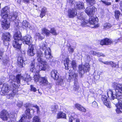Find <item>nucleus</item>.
Wrapping results in <instances>:
<instances>
[{
	"label": "nucleus",
	"instance_id": "4be33fe9",
	"mask_svg": "<svg viewBox=\"0 0 122 122\" xmlns=\"http://www.w3.org/2000/svg\"><path fill=\"white\" fill-rule=\"evenodd\" d=\"M22 27L24 28H27L30 30H31L32 27L31 25L28 21L26 20H24L22 22Z\"/></svg>",
	"mask_w": 122,
	"mask_h": 122
},
{
	"label": "nucleus",
	"instance_id": "37998d69",
	"mask_svg": "<svg viewBox=\"0 0 122 122\" xmlns=\"http://www.w3.org/2000/svg\"><path fill=\"white\" fill-rule=\"evenodd\" d=\"M36 35L38 37V39L40 40H42L44 38V36H42L40 33H37L36 34Z\"/></svg>",
	"mask_w": 122,
	"mask_h": 122
},
{
	"label": "nucleus",
	"instance_id": "4c0bfd02",
	"mask_svg": "<svg viewBox=\"0 0 122 122\" xmlns=\"http://www.w3.org/2000/svg\"><path fill=\"white\" fill-rule=\"evenodd\" d=\"M58 107L57 105H53L51 107V110L53 112H55L58 108Z\"/></svg>",
	"mask_w": 122,
	"mask_h": 122
},
{
	"label": "nucleus",
	"instance_id": "e2e57ef3",
	"mask_svg": "<svg viewBox=\"0 0 122 122\" xmlns=\"http://www.w3.org/2000/svg\"><path fill=\"white\" fill-rule=\"evenodd\" d=\"M9 61L8 60H4L3 61V62L4 63H5L6 64H7V63H8V62Z\"/></svg>",
	"mask_w": 122,
	"mask_h": 122
},
{
	"label": "nucleus",
	"instance_id": "2f4dec72",
	"mask_svg": "<svg viewBox=\"0 0 122 122\" xmlns=\"http://www.w3.org/2000/svg\"><path fill=\"white\" fill-rule=\"evenodd\" d=\"M79 86L77 79H75L74 82L73 89L75 91L79 89Z\"/></svg>",
	"mask_w": 122,
	"mask_h": 122
},
{
	"label": "nucleus",
	"instance_id": "8fccbe9b",
	"mask_svg": "<svg viewBox=\"0 0 122 122\" xmlns=\"http://www.w3.org/2000/svg\"><path fill=\"white\" fill-rule=\"evenodd\" d=\"M26 119L24 117H22L19 121V122H26Z\"/></svg>",
	"mask_w": 122,
	"mask_h": 122
},
{
	"label": "nucleus",
	"instance_id": "20e7f679",
	"mask_svg": "<svg viewBox=\"0 0 122 122\" xmlns=\"http://www.w3.org/2000/svg\"><path fill=\"white\" fill-rule=\"evenodd\" d=\"M115 89L112 90L111 89L107 90V94L108 97L115 104L119 102L120 99L117 97V96H120L122 94V84L114 83V84Z\"/></svg>",
	"mask_w": 122,
	"mask_h": 122
},
{
	"label": "nucleus",
	"instance_id": "5fc2aeb1",
	"mask_svg": "<svg viewBox=\"0 0 122 122\" xmlns=\"http://www.w3.org/2000/svg\"><path fill=\"white\" fill-rule=\"evenodd\" d=\"M68 50L70 52H72L74 51V49L71 46H70L68 48Z\"/></svg>",
	"mask_w": 122,
	"mask_h": 122
},
{
	"label": "nucleus",
	"instance_id": "7c9ffc66",
	"mask_svg": "<svg viewBox=\"0 0 122 122\" xmlns=\"http://www.w3.org/2000/svg\"><path fill=\"white\" fill-rule=\"evenodd\" d=\"M57 118H61L66 119V115L62 112H60L58 113L57 116Z\"/></svg>",
	"mask_w": 122,
	"mask_h": 122
},
{
	"label": "nucleus",
	"instance_id": "c85d7f7f",
	"mask_svg": "<svg viewBox=\"0 0 122 122\" xmlns=\"http://www.w3.org/2000/svg\"><path fill=\"white\" fill-rule=\"evenodd\" d=\"M57 80V83L59 85L62 86L65 82L64 78L63 77H59Z\"/></svg>",
	"mask_w": 122,
	"mask_h": 122
},
{
	"label": "nucleus",
	"instance_id": "b1692460",
	"mask_svg": "<svg viewBox=\"0 0 122 122\" xmlns=\"http://www.w3.org/2000/svg\"><path fill=\"white\" fill-rule=\"evenodd\" d=\"M75 107L78 110L83 112H86V109L78 103H76L75 105Z\"/></svg>",
	"mask_w": 122,
	"mask_h": 122
},
{
	"label": "nucleus",
	"instance_id": "4468645a",
	"mask_svg": "<svg viewBox=\"0 0 122 122\" xmlns=\"http://www.w3.org/2000/svg\"><path fill=\"white\" fill-rule=\"evenodd\" d=\"M50 75L51 77L55 80H57L59 76L58 71L56 70H52L51 72Z\"/></svg>",
	"mask_w": 122,
	"mask_h": 122
},
{
	"label": "nucleus",
	"instance_id": "a211bd4d",
	"mask_svg": "<svg viewBox=\"0 0 122 122\" xmlns=\"http://www.w3.org/2000/svg\"><path fill=\"white\" fill-rule=\"evenodd\" d=\"M9 88V85H4L2 88L1 92L3 94L2 95H4L7 94L9 90H10Z\"/></svg>",
	"mask_w": 122,
	"mask_h": 122
},
{
	"label": "nucleus",
	"instance_id": "72a5a7b5",
	"mask_svg": "<svg viewBox=\"0 0 122 122\" xmlns=\"http://www.w3.org/2000/svg\"><path fill=\"white\" fill-rule=\"evenodd\" d=\"M42 34H45L47 36H49L50 33V31L46 28H44L42 30Z\"/></svg>",
	"mask_w": 122,
	"mask_h": 122
},
{
	"label": "nucleus",
	"instance_id": "473e14b6",
	"mask_svg": "<svg viewBox=\"0 0 122 122\" xmlns=\"http://www.w3.org/2000/svg\"><path fill=\"white\" fill-rule=\"evenodd\" d=\"M69 60L68 58L65 59L64 61V65L65 66V68L66 70H68L69 69L68 65L69 61Z\"/></svg>",
	"mask_w": 122,
	"mask_h": 122
},
{
	"label": "nucleus",
	"instance_id": "0e129e2a",
	"mask_svg": "<svg viewBox=\"0 0 122 122\" xmlns=\"http://www.w3.org/2000/svg\"><path fill=\"white\" fill-rule=\"evenodd\" d=\"M37 112V113H39L40 112V109L39 107L36 108Z\"/></svg>",
	"mask_w": 122,
	"mask_h": 122
},
{
	"label": "nucleus",
	"instance_id": "5701e85b",
	"mask_svg": "<svg viewBox=\"0 0 122 122\" xmlns=\"http://www.w3.org/2000/svg\"><path fill=\"white\" fill-rule=\"evenodd\" d=\"M77 74L73 71L72 73H69L68 79L70 80L74 78L75 80V79H77Z\"/></svg>",
	"mask_w": 122,
	"mask_h": 122
},
{
	"label": "nucleus",
	"instance_id": "09e8293b",
	"mask_svg": "<svg viewBox=\"0 0 122 122\" xmlns=\"http://www.w3.org/2000/svg\"><path fill=\"white\" fill-rule=\"evenodd\" d=\"M92 107H98L97 103L95 101H94L92 103Z\"/></svg>",
	"mask_w": 122,
	"mask_h": 122
},
{
	"label": "nucleus",
	"instance_id": "9b49d317",
	"mask_svg": "<svg viewBox=\"0 0 122 122\" xmlns=\"http://www.w3.org/2000/svg\"><path fill=\"white\" fill-rule=\"evenodd\" d=\"M9 8L6 6L3 8L1 10V16L3 18H7L8 16Z\"/></svg>",
	"mask_w": 122,
	"mask_h": 122
},
{
	"label": "nucleus",
	"instance_id": "bf43d9fd",
	"mask_svg": "<svg viewBox=\"0 0 122 122\" xmlns=\"http://www.w3.org/2000/svg\"><path fill=\"white\" fill-rule=\"evenodd\" d=\"M30 103H26L25 105V107L26 108L30 107Z\"/></svg>",
	"mask_w": 122,
	"mask_h": 122
},
{
	"label": "nucleus",
	"instance_id": "e433bc0d",
	"mask_svg": "<svg viewBox=\"0 0 122 122\" xmlns=\"http://www.w3.org/2000/svg\"><path fill=\"white\" fill-rule=\"evenodd\" d=\"M40 118L38 116H35L33 118V122H40Z\"/></svg>",
	"mask_w": 122,
	"mask_h": 122
},
{
	"label": "nucleus",
	"instance_id": "a878e982",
	"mask_svg": "<svg viewBox=\"0 0 122 122\" xmlns=\"http://www.w3.org/2000/svg\"><path fill=\"white\" fill-rule=\"evenodd\" d=\"M90 54H92L93 55H96L98 57H100L101 56L104 57L105 55L104 54L101 53L97 52L95 51H91L90 52Z\"/></svg>",
	"mask_w": 122,
	"mask_h": 122
},
{
	"label": "nucleus",
	"instance_id": "052dcab7",
	"mask_svg": "<svg viewBox=\"0 0 122 122\" xmlns=\"http://www.w3.org/2000/svg\"><path fill=\"white\" fill-rule=\"evenodd\" d=\"M120 8L121 11H122V1H121L120 3Z\"/></svg>",
	"mask_w": 122,
	"mask_h": 122
},
{
	"label": "nucleus",
	"instance_id": "774afa93",
	"mask_svg": "<svg viewBox=\"0 0 122 122\" xmlns=\"http://www.w3.org/2000/svg\"><path fill=\"white\" fill-rule=\"evenodd\" d=\"M69 3H72L74 1V0H68Z\"/></svg>",
	"mask_w": 122,
	"mask_h": 122
},
{
	"label": "nucleus",
	"instance_id": "69168bd1",
	"mask_svg": "<svg viewBox=\"0 0 122 122\" xmlns=\"http://www.w3.org/2000/svg\"><path fill=\"white\" fill-rule=\"evenodd\" d=\"M98 61L100 62L103 63V62L102 61V59L101 58H99L98 59Z\"/></svg>",
	"mask_w": 122,
	"mask_h": 122
},
{
	"label": "nucleus",
	"instance_id": "aec40b11",
	"mask_svg": "<svg viewBox=\"0 0 122 122\" xmlns=\"http://www.w3.org/2000/svg\"><path fill=\"white\" fill-rule=\"evenodd\" d=\"M18 14L16 12H11L10 14V16H11V20L12 21L14 22L15 23Z\"/></svg>",
	"mask_w": 122,
	"mask_h": 122
},
{
	"label": "nucleus",
	"instance_id": "393cba45",
	"mask_svg": "<svg viewBox=\"0 0 122 122\" xmlns=\"http://www.w3.org/2000/svg\"><path fill=\"white\" fill-rule=\"evenodd\" d=\"M115 18L117 20H120L122 19V15L120 12L118 10H116L115 12Z\"/></svg>",
	"mask_w": 122,
	"mask_h": 122
},
{
	"label": "nucleus",
	"instance_id": "39448f33",
	"mask_svg": "<svg viewBox=\"0 0 122 122\" xmlns=\"http://www.w3.org/2000/svg\"><path fill=\"white\" fill-rule=\"evenodd\" d=\"M95 8L94 6L88 7L85 10V12L91 17L89 19V23L90 24L89 27L92 28L98 27V18L92 16L95 13Z\"/></svg>",
	"mask_w": 122,
	"mask_h": 122
},
{
	"label": "nucleus",
	"instance_id": "a19ab883",
	"mask_svg": "<svg viewBox=\"0 0 122 122\" xmlns=\"http://www.w3.org/2000/svg\"><path fill=\"white\" fill-rule=\"evenodd\" d=\"M71 65L73 69L75 70L76 67V64L75 61L74 60H72L71 61Z\"/></svg>",
	"mask_w": 122,
	"mask_h": 122
},
{
	"label": "nucleus",
	"instance_id": "49530a36",
	"mask_svg": "<svg viewBox=\"0 0 122 122\" xmlns=\"http://www.w3.org/2000/svg\"><path fill=\"white\" fill-rule=\"evenodd\" d=\"M100 2H102L103 3L105 4V5H111V3L110 2H108L106 1H104L102 0H101L100 1H99Z\"/></svg>",
	"mask_w": 122,
	"mask_h": 122
},
{
	"label": "nucleus",
	"instance_id": "603ef678",
	"mask_svg": "<svg viewBox=\"0 0 122 122\" xmlns=\"http://www.w3.org/2000/svg\"><path fill=\"white\" fill-rule=\"evenodd\" d=\"M4 51L0 50V59H2V56L3 55Z\"/></svg>",
	"mask_w": 122,
	"mask_h": 122
},
{
	"label": "nucleus",
	"instance_id": "1a4fd4ad",
	"mask_svg": "<svg viewBox=\"0 0 122 122\" xmlns=\"http://www.w3.org/2000/svg\"><path fill=\"white\" fill-rule=\"evenodd\" d=\"M6 18H3L2 20L1 24L2 27L4 29H8L10 26V22L9 20H7Z\"/></svg>",
	"mask_w": 122,
	"mask_h": 122
},
{
	"label": "nucleus",
	"instance_id": "f8f14e48",
	"mask_svg": "<svg viewBox=\"0 0 122 122\" xmlns=\"http://www.w3.org/2000/svg\"><path fill=\"white\" fill-rule=\"evenodd\" d=\"M78 18L81 20V26L83 27L85 26L86 25H88L89 26L90 24L89 23V20H85V19L83 18L82 16L80 14L78 15Z\"/></svg>",
	"mask_w": 122,
	"mask_h": 122
},
{
	"label": "nucleus",
	"instance_id": "ea45409f",
	"mask_svg": "<svg viewBox=\"0 0 122 122\" xmlns=\"http://www.w3.org/2000/svg\"><path fill=\"white\" fill-rule=\"evenodd\" d=\"M41 76L39 75H36L34 76V80L35 82H38L39 83V79Z\"/></svg>",
	"mask_w": 122,
	"mask_h": 122
},
{
	"label": "nucleus",
	"instance_id": "bb28decb",
	"mask_svg": "<svg viewBox=\"0 0 122 122\" xmlns=\"http://www.w3.org/2000/svg\"><path fill=\"white\" fill-rule=\"evenodd\" d=\"M27 53L29 56H32L35 54L34 51L33 47L32 46L29 47L27 51Z\"/></svg>",
	"mask_w": 122,
	"mask_h": 122
},
{
	"label": "nucleus",
	"instance_id": "c756f323",
	"mask_svg": "<svg viewBox=\"0 0 122 122\" xmlns=\"http://www.w3.org/2000/svg\"><path fill=\"white\" fill-rule=\"evenodd\" d=\"M47 11V9L46 8L44 7L41 9V13L40 15V17L41 18H43L46 15Z\"/></svg>",
	"mask_w": 122,
	"mask_h": 122
},
{
	"label": "nucleus",
	"instance_id": "680f3d73",
	"mask_svg": "<svg viewBox=\"0 0 122 122\" xmlns=\"http://www.w3.org/2000/svg\"><path fill=\"white\" fill-rule=\"evenodd\" d=\"M24 2L26 3H29L30 1L29 0H22Z\"/></svg>",
	"mask_w": 122,
	"mask_h": 122
},
{
	"label": "nucleus",
	"instance_id": "58836bf2",
	"mask_svg": "<svg viewBox=\"0 0 122 122\" xmlns=\"http://www.w3.org/2000/svg\"><path fill=\"white\" fill-rule=\"evenodd\" d=\"M119 105H116V107L117 108H119L122 109V99L120 98V99L119 101Z\"/></svg>",
	"mask_w": 122,
	"mask_h": 122
},
{
	"label": "nucleus",
	"instance_id": "79ce46f5",
	"mask_svg": "<svg viewBox=\"0 0 122 122\" xmlns=\"http://www.w3.org/2000/svg\"><path fill=\"white\" fill-rule=\"evenodd\" d=\"M51 56H52V57L47 59H49L50 58V60L49 61L50 64L52 65H54L55 64L56 60L54 58H53L52 59H51V58L52 57V56L51 55Z\"/></svg>",
	"mask_w": 122,
	"mask_h": 122
},
{
	"label": "nucleus",
	"instance_id": "de8ad7c7",
	"mask_svg": "<svg viewBox=\"0 0 122 122\" xmlns=\"http://www.w3.org/2000/svg\"><path fill=\"white\" fill-rule=\"evenodd\" d=\"M30 90L31 92H36L37 90L34 87L33 85H31L30 86Z\"/></svg>",
	"mask_w": 122,
	"mask_h": 122
},
{
	"label": "nucleus",
	"instance_id": "c03bdc74",
	"mask_svg": "<svg viewBox=\"0 0 122 122\" xmlns=\"http://www.w3.org/2000/svg\"><path fill=\"white\" fill-rule=\"evenodd\" d=\"M51 33L53 35H57V33L56 32V30L54 28H52L51 29L50 31V33Z\"/></svg>",
	"mask_w": 122,
	"mask_h": 122
},
{
	"label": "nucleus",
	"instance_id": "864d4df0",
	"mask_svg": "<svg viewBox=\"0 0 122 122\" xmlns=\"http://www.w3.org/2000/svg\"><path fill=\"white\" fill-rule=\"evenodd\" d=\"M120 109H121L119 108H117V109L116 110V111L117 114H119L122 113V111L120 110Z\"/></svg>",
	"mask_w": 122,
	"mask_h": 122
},
{
	"label": "nucleus",
	"instance_id": "423d86ee",
	"mask_svg": "<svg viewBox=\"0 0 122 122\" xmlns=\"http://www.w3.org/2000/svg\"><path fill=\"white\" fill-rule=\"evenodd\" d=\"M14 116L11 114H9L7 111L4 110H3L0 114V117L4 121H7L9 118L11 119L13 118Z\"/></svg>",
	"mask_w": 122,
	"mask_h": 122
},
{
	"label": "nucleus",
	"instance_id": "0eeeda50",
	"mask_svg": "<svg viewBox=\"0 0 122 122\" xmlns=\"http://www.w3.org/2000/svg\"><path fill=\"white\" fill-rule=\"evenodd\" d=\"M78 69L79 73L82 75L85 72H88L90 70V67L89 64L86 63L84 65H79Z\"/></svg>",
	"mask_w": 122,
	"mask_h": 122
},
{
	"label": "nucleus",
	"instance_id": "4d7b16f0",
	"mask_svg": "<svg viewBox=\"0 0 122 122\" xmlns=\"http://www.w3.org/2000/svg\"><path fill=\"white\" fill-rule=\"evenodd\" d=\"M111 62L112 63H111V64H110V65H111V66L112 67H116V64L112 61H111Z\"/></svg>",
	"mask_w": 122,
	"mask_h": 122
},
{
	"label": "nucleus",
	"instance_id": "2eb2a0df",
	"mask_svg": "<svg viewBox=\"0 0 122 122\" xmlns=\"http://www.w3.org/2000/svg\"><path fill=\"white\" fill-rule=\"evenodd\" d=\"M101 100L104 104L108 108H110V102L107 100V97L105 95H102V96Z\"/></svg>",
	"mask_w": 122,
	"mask_h": 122
},
{
	"label": "nucleus",
	"instance_id": "6ab92c4d",
	"mask_svg": "<svg viewBox=\"0 0 122 122\" xmlns=\"http://www.w3.org/2000/svg\"><path fill=\"white\" fill-rule=\"evenodd\" d=\"M112 41L111 40L108 38H105L104 40H102L100 42V44L102 45H110L112 43Z\"/></svg>",
	"mask_w": 122,
	"mask_h": 122
},
{
	"label": "nucleus",
	"instance_id": "3c124183",
	"mask_svg": "<svg viewBox=\"0 0 122 122\" xmlns=\"http://www.w3.org/2000/svg\"><path fill=\"white\" fill-rule=\"evenodd\" d=\"M23 103L22 102H18L17 104V106L19 107H21L22 106Z\"/></svg>",
	"mask_w": 122,
	"mask_h": 122
},
{
	"label": "nucleus",
	"instance_id": "f704fd0d",
	"mask_svg": "<svg viewBox=\"0 0 122 122\" xmlns=\"http://www.w3.org/2000/svg\"><path fill=\"white\" fill-rule=\"evenodd\" d=\"M69 122H72L73 120H74L75 122H80L79 119L76 118L74 119L72 116H69Z\"/></svg>",
	"mask_w": 122,
	"mask_h": 122
},
{
	"label": "nucleus",
	"instance_id": "f257e3e1",
	"mask_svg": "<svg viewBox=\"0 0 122 122\" xmlns=\"http://www.w3.org/2000/svg\"><path fill=\"white\" fill-rule=\"evenodd\" d=\"M47 43L45 41L42 42L39 44L40 51L37 52V59L39 62V70H45L47 67L46 61L42 59L43 53L41 50L44 51V54L47 59L52 57L51 56V51L50 48L47 47Z\"/></svg>",
	"mask_w": 122,
	"mask_h": 122
},
{
	"label": "nucleus",
	"instance_id": "a18cd8bd",
	"mask_svg": "<svg viewBox=\"0 0 122 122\" xmlns=\"http://www.w3.org/2000/svg\"><path fill=\"white\" fill-rule=\"evenodd\" d=\"M88 4L92 5L95 2L94 0H86Z\"/></svg>",
	"mask_w": 122,
	"mask_h": 122
},
{
	"label": "nucleus",
	"instance_id": "cd10ccee",
	"mask_svg": "<svg viewBox=\"0 0 122 122\" xmlns=\"http://www.w3.org/2000/svg\"><path fill=\"white\" fill-rule=\"evenodd\" d=\"M35 59L33 60V61L31 62L30 67V71L32 72H35L36 69L35 67Z\"/></svg>",
	"mask_w": 122,
	"mask_h": 122
},
{
	"label": "nucleus",
	"instance_id": "7ed1b4c3",
	"mask_svg": "<svg viewBox=\"0 0 122 122\" xmlns=\"http://www.w3.org/2000/svg\"><path fill=\"white\" fill-rule=\"evenodd\" d=\"M14 40L13 43V47L20 50L21 48V45L22 41L24 44H26L29 46L32 43L31 37L30 35H28L21 37V34L19 31L15 32L14 36Z\"/></svg>",
	"mask_w": 122,
	"mask_h": 122
},
{
	"label": "nucleus",
	"instance_id": "6e6552de",
	"mask_svg": "<svg viewBox=\"0 0 122 122\" xmlns=\"http://www.w3.org/2000/svg\"><path fill=\"white\" fill-rule=\"evenodd\" d=\"M11 36L10 33L8 32H5L3 34L2 38L3 41V43L5 45H7V44H5V41H9L10 40Z\"/></svg>",
	"mask_w": 122,
	"mask_h": 122
},
{
	"label": "nucleus",
	"instance_id": "6e6d98bb",
	"mask_svg": "<svg viewBox=\"0 0 122 122\" xmlns=\"http://www.w3.org/2000/svg\"><path fill=\"white\" fill-rule=\"evenodd\" d=\"M103 63H104V64L107 65H110V64H111V63H112L111 62V61H106L104 62Z\"/></svg>",
	"mask_w": 122,
	"mask_h": 122
},
{
	"label": "nucleus",
	"instance_id": "c9c22d12",
	"mask_svg": "<svg viewBox=\"0 0 122 122\" xmlns=\"http://www.w3.org/2000/svg\"><path fill=\"white\" fill-rule=\"evenodd\" d=\"M112 25L109 23H106L103 25V29H107L111 28Z\"/></svg>",
	"mask_w": 122,
	"mask_h": 122
},
{
	"label": "nucleus",
	"instance_id": "dca6fc26",
	"mask_svg": "<svg viewBox=\"0 0 122 122\" xmlns=\"http://www.w3.org/2000/svg\"><path fill=\"white\" fill-rule=\"evenodd\" d=\"M17 65L20 67H23L25 64V61L22 57H19L18 58Z\"/></svg>",
	"mask_w": 122,
	"mask_h": 122
},
{
	"label": "nucleus",
	"instance_id": "338daca9",
	"mask_svg": "<svg viewBox=\"0 0 122 122\" xmlns=\"http://www.w3.org/2000/svg\"><path fill=\"white\" fill-rule=\"evenodd\" d=\"M33 107H34L36 108V109L39 107L37 105H33Z\"/></svg>",
	"mask_w": 122,
	"mask_h": 122
},
{
	"label": "nucleus",
	"instance_id": "9d476101",
	"mask_svg": "<svg viewBox=\"0 0 122 122\" xmlns=\"http://www.w3.org/2000/svg\"><path fill=\"white\" fill-rule=\"evenodd\" d=\"M39 79V83L40 85H46L48 87L51 86V85L48 82L46 77H41Z\"/></svg>",
	"mask_w": 122,
	"mask_h": 122
},
{
	"label": "nucleus",
	"instance_id": "ddd939ff",
	"mask_svg": "<svg viewBox=\"0 0 122 122\" xmlns=\"http://www.w3.org/2000/svg\"><path fill=\"white\" fill-rule=\"evenodd\" d=\"M32 111V113L33 114L34 112L33 109H31L30 110V109H27L25 112V114L23 115V117H25L26 118L28 119H30L32 117L31 114L30 113V111Z\"/></svg>",
	"mask_w": 122,
	"mask_h": 122
},
{
	"label": "nucleus",
	"instance_id": "412c9836",
	"mask_svg": "<svg viewBox=\"0 0 122 122\" xmlns=\"http://www.w3.org/2000/svg\"><path fill=\"white\" fill-rule=\"evenodd\" d=\"M76 8L79 9H84V3L81 2H77L75 3Z\"/></svg>",
	"mask_w": 122,
	"mask_h": 122
},
{
	"label": "nucleus",
	"instance_id": "13d9d810",
	"mask_svg": "<svg viewBox=\"0 0 122 122\" xmlns=\"http://www.w3.org/2000/svg\"><path fill=\"white\" fill-rule=\"evenodd\" d=\"M86 60L90 61L91 60V57L89 55H87L86 56Z\"/></svg>",
	"mask_w": 122,
	"mask_h": 122
},
{
	"label": "nucleus",
	"instance_id": "f03ea898",
	"mask_svg": "<svg viewBox=\"0 0 122 122\" xmlns=\"http://www.w3.org/2000/svg\"><path fill=\"white\" fill-rule=\"evenodd\" d=\"M14 78L12 79L13 80V82L12 83V86H11V90H12L13 93L7 95V97L8 98L12 99L13 97L14 96L17 94V89L16 88V85L15 83V82L19 84L21 82L22 84H25V83H27L28 84L29 82H30L31 80V77L29 75H27L25 77L24 76V77L21 76L20 75H18L16 77L15 76H13Z\"/></svg>",
	"mask_w": 122,
	"mask_h": 122
},
{
	"label": "nucleus",
	"instance_id": "f3484780",
	"mask_svg": "<svg viewBox=\"0 0 122 122\" xmlns=\"http://www.w3.org/2000/svg\"><path fill=\"white\" fill-rule=\"evenodd\" d=\"M76 10L75 9H69L68 11V16L70 18H73L77 14Z\"/></svg>",
	"mask_w": 122,
	"mask_h": 122
}]
</instances>
